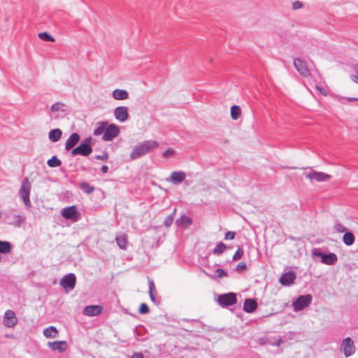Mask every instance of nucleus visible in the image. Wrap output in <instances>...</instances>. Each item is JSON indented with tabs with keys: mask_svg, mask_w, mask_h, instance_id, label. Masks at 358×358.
I'll use <instances>...</instances> for the list:
<instances>
[{
	"mask_svg": "<svg viewBox=\"0 0 358 358\" xmlns=\"http://www.w3.org/2000/svg\"><path fill=\"white\" fill-rule=\"evenodd\" d=\"M159 146V143L156 141L150 140L145 141L136 145L131 155L130 158L131 159H136L150 152L154 149Z\"/></svg>",
	"mask_w": 358,
	"mask_h": 358,
	"instance_id": "f257e3e1",
	"label": "nucleus"
},
{
	"mask_svg": "<svg viewBox=\"0 0 358 358\" xmlns=\"http://www.w3.org/2000/svg\"><path fill=\"white\" fill-rule=\"evenodd\" d=\"M92 138L91 136H88L84 138L81 143L73 148L71 152V156H76L78 155L87 157L92 152Z\"/></svg>",
	"mask_w": 358,
	"mask_h": 358,
	"instance_id": "f03ea898",
	"label": "nucleus"
},
{
	"mask_svg": "<svg viewBox=\"0 0 358 358\" xmlns=\"http://www.w3.org/2000/svg\"><path fill=\"white\" fill-rule=\"evenodd\" d=\"M31 188V185L29 182V178L27 177L24 178L20 186V195L24 206L27 207H30L31 206L29 199Z\"/></svg>",
	"mask_w": 358,
	"mask_h": 358,
	"instance_id": "7ed1b4c3",
	"label": "nucleus"
},
{
	"mask_svg": "<svg viewBox=\"0 0 358 358\" xmlns=\"http://www.w3.org/2000/svg\"><path fill=\"white\" fill-rule=\"evenodd\" d=\"M294 65L297 70V71L303 77L313 76L314 73H317L318 78L320 79V75L317 73V71L315 69L313 72L310 71L306 63L299 58H296L294 60Z\"/></svg>",
	"mask_w": 358,
	"mask_h": 358,
	"instance_id": "20e7f679",
	"label": "nucleus"
},
{
	"mask_svg": "<svg viewBox=\"0 0 358 358\" xmlns=\"http://www.w3.org/2000/svg\"><path fill=\"white\" fill-rule=\"evenodd\" d=\"M313 297L310 294L300 295L292 303V306L295 311H300L308 307Z\"/></svg>",
	"mask_w": 358,
	"mask_h": 358,
	"instance_id": "39448f33",
	"label": "nucleus"
},
{
	"mask_svg": "<svg viewBox=\"0 0 358 358\" xmlns=\"http://www.w3.org/2000/svg\"><path fill=\"white\" fill-rule=\"evenodd\" d=\"M340 350L343 352L345 357H349L354 355L356 351V347L354 341L350 337L343 340L340 346Z\"/></svg>",
	"mask_w": 358,
	"mask_h": 358,
	"instance_id": "423d86ee",
	"label": "nucleus"
},
{
	"mask_svg": "<svg viewBox=\"0 0 358 358\" xmlns=\"http://www.w3.org/2000/svg\"><path fill=\"white\" fill-rule=\"evenodd\" d=\"M236 294L234 292L220 294L217 298V303L222 307H228L236 304Z\"/></svg>",
	"mask_w": 358,
	"mask_h": 358,
	"instance_id": "0eeeda50",
	"label": "nucleus"
},
{
	"mask_svg": "<svg viewBox=\"0 0 358 358\" xmlns=\"http://www.w3.org/2000/svg\"><path fill=\"white\" fill-rule=\"evenodd\" d=\"M120 131V128L117 124H110L106 126L102 139L104 141H111L119 135Z\"/></svg>",
	"mask_w": 358,
	"mask_h": 358,
	"instance_id": "6e6552de",
	"label": "nucleus"
},
{
	"mask_svg": "<svg viewBox=\"0 0 358 358\" xmlns=\"http://www.w3.org/2000/svg\"><path fill=\"white\" fill-rule=\"evenodd\" d=\"M18 322V319L12 310H7L3 315V324L8 328H13Z\"/></svg>",
	"mask_w": 358,
	"mask_h": 358,
	"instance_id": "1a4fd4ad",
	"label": "nucleus"
},
{
	"mask_svg": "<svg viewBox=\"0 0 358 358\" xmlns=\"http://www.w3.org/2000/svg\"><path fill=\"white\" fill-rule=\"evenodd\" d=\"M61 215L64 218L73 221H78L79 218V213L77 212V208L74 205L63 208Z\"/></svg>",
	"mask_w": 358,
	"mask_h": 358,
	"instance_id": "9d476101",
	"label": "nucleus"
},
{
	"mask_svg": "<svg viewBox=\"0 0 358 358\" xmlns=\"http://www.w3.org/2000/svg\"><path fill=\"white\" fill-rule=\"evenodd\" d=\"M76 283V277L74 273H68L65 275L60 281V285L64 289H73Z\"/></svg>",
	"mask_w": 358,
	"mask_h": 358,
	"instance_id": "9b49d317",
	"label": "nucleus"
},
{
	"mask_svg": "<svg viewBox=\"0 0 358 358\" xmlns=\"http://www.w3.org/2000/svg\"><path fill=\"white\" fill-rule=\"evenodd\" d=\"M296 275L295 271L290 270L284 273L279 279L280 283L283 286H290L296 280Z\"/></svg>",
	"mask_w": 358,
	"mask_h": 358,
	"instance_id": "f8f14e48",
	"label": "nucleus"
},
{
	"mask_svg": "<svg viewBox=\"0 0 358 358\" xmlns=\"http://www.w3.org/2000/svg\"><path fill=\"white\" fill-rule=\"evenodd\" d=\"M114 116L120 122H124L129 118L128 108L127 106H117L114 109Z\"/></svg>",
	"mask_w": 358,
	"mask_h": 358,
	"instance_id": "ddd939ff",
	"label": "nucleus"
},
{
	"mask_svg": "<svg viewBox=\"0 0 358 358\" xmlns=\"http://www.w3.org/2000/svg\"><path fill=\"white\" fill-rule=\"evenodd\" d=\"M103 310V306L100 305H90L84 308L83 314L86 316L94 317L100 315Z\"/></svg>",
	"mask_w": 358,
	"mask_h": 358,
	"instance_id": "4468645a",
	"label": "nucleus"
},
{
	"mask_svg": "<svg viewBox=\"0 0 358 358\" xmlns=\"http://www.w3.org/2000/svg\"><path fill=\"white\" fill-rule=\"evenodd\" d=\"M306 177L310 180H315L317 182L326 181L331 178V176L327 173L315 171H311L306 175Z\"/></svg>",
	"mask_w": 358,
	"mask_h": 358,
	"instance_id": "2eb2a0df",
	"label": "nucleus"
},
{
	"mask_svg": "<svg viewBox=\"0 0 358 358\" xmlns=\"http://www.w3.org/2000/svg\"><path fill=\"white\" fill-rule=\"evenodd\" d=\"M80 136L78 133H72L65 143V150H70L79 143Z\"/></svg>",
	"mask_w": 358,
	"mask_h": 358,
	"instance_id": "dca6fc26",
	"label": "nucleus"
},
{
	"mask_svg": "<svg viewBox=\"0 0 358 358\" xmlns=\"http://www.w3.org/2000/svg\"><path fill=\"white\" fill-rule=\"evenodd\" d=\"M48 345L52 350H57L61 353L66 351L67 348V343L65 341H49Z\"/></svg>",
	"mask_w": 358,
	"mask_h": 358,
	"instance_id": "f3484780",
	"label": "nucleus"
},
{
	"mask_svg": "<svg viewBox=\"0 0 358 358\" xmlns=\"http://www.w3.org/2000/svg\"><path fill=\"white\" fill-rule=\"evenodd\" d=\"M258 307V303L255 299H245L243 303V309L245 313H252Z\"/></svg>",
	"mask_w": 358,
	"mask_h": 358,
	"instance_id": "a211bd4d",
	"label": "nucleus"
},
{
	"mask_svg": "<svg viewBox=\"0 0 358 358\" xmlns=\"http://www.w3.org/2000/svg\"><path fill=\"white\" fill-rule=\"evenodd\" d=\"M185 173L184 171H173L171 174L169 181H171L173 184L181 183L185 178Z\"/></svg>",
	"mask_w": 358,
	"mask_h": 358,
	"instance_id": "6ab92c4d",
	"label": "nucleus"
},
{
	"mask_svg": "<svg viewBox=\"0 0 358 358\" xmlns=\"http://www.w3.org/2000/svg\"><path fill=\"white\" fill-rule=\"evenodd\" d=\"M192 224V220L191 217L187 216L186 215H182L176 221V224L178 227H181L183 228H186L190 226Z\"/></svg>",
	"mask_w": 358,
	"mask_h": 358,
	"instance_id": "aec40b11",
	"label": "nucleus"
},
{
	"mask_svg": "<svg viewBox=\"0 0 358 358\" xmlns=\"http://www.w3.org/2000/svg\"><path fill=\"white\" fill-rule=\"evenodd\" d=\"M113 99L115 100H126L129 98V93L125 90L115 89L112 93Z\"/></svg>",
	"mask_w": 358,
	"mask_h": 358,
	"instance_id": "412c9836",
	"label": "nucleus"
},
{
	"mask_svg": "<svg viewBox=\"0 0 358 358\" xmlns=\"http://www.w3.org/2000/svg\"><path fill=\"white\" fill-rule=\"evenodd\" d=\"M108 125V122L105 121H100L96 122V128L93 131V134L95 136H99L101 134H103L106 131V126Z\"/></svg>",
	"mask_w": 358,
	"mask_h": 358,
	"instance_id": "4be33fe9",
	"label": "nucleus"
},
{
	"mask_svg": "<svg viewBox=\"0 0 358 358\" xmlns=\"http://www.w3.org/2000/svg\"><path fill=\"white\" fill-rule=\"evenodd\" d=\"M62 131L60 129H54L50 131L48 138L50 141L57 142L62 137Z\"/></svg>",
	"mask_w": 358,
	"mask_h": 358,
	"instance_id": "5701e85b",
	"label": "nucleus"
},
{
	"mask_svg": "<svg viewBox=\"0 0 358 358\" xmlns=\"http://www.w3.org/2000/svg\"><path fill=\"white\" fill-rule=\"evenodd\" d=\"M43 333L45 338H56L58 336V331L54 326H50L44 329Z\"/></svg>",
	"mask_w": 358,
	"mask_h": 358,
	"instance_id": "b1692460",
	"label": "nucleus"
},
{
	"mask_svg": "<svg viewBox=\"0 0 358 358\" xmlns=\"http://www.w3.org/2000/svg\"><path fill=\"white\" fill-rule=\"evenodd\" d=\"M12 244L6 241H0V254L6 255L11 252Z\"/></svg>",
	"mask_w": 358,
	"mask_h": 358,
	"instance_id": "393cba45",
	"label": "nucleus"
},
{
	"mask_svg": "<svg viewBox=\"0 0 358 358\" xmlns=\"http://www.w3.org/2000/svg\"><path fill=\"white\" fill-rule=\"evenodd\" d=\"M14 220L13 221H8V224L10 225H13L15 227H20L22 222L25 221V217L22 215H14L13 216Z\"/></svg>",
	"mask_w": 358,
	"mask_h": 358,
	"instance_id": "a878e982",
	"label": "nucleus"
},
{
	"mask_svg": "<svg viewBox=\"0 0 358 358\" xmlns=\"http://www.w3.org/2000/svg\"><path fill=\"white\" fill-rule=\"evenodd\" d=\"M355 237L352 233L347 231L344 234L343 241L346 245H352L355 243Z\"/></svg>",
	"mask_w": 358,
	"mask_h": 358,
	"instance_id": "bb28decb",
	"label": "nucleus"
},
{
	"mask_svg": "<svg viewBox=\"0 0 358 358\" xmlns=\"http://www.w3.org/2000/svg\"><path fill=\"white\" fill-rule=\"evenodd\" d=\"M321 262L324 264L331 265L333 264L336 262V254L330 253V254H324L321 259Z\"/></svg>",
	"mask_w": 358,
	"mask_h": 358,
	"instance_id": "cd10ccee",
	"label": "nucleus"
},
{
	"mask_svg": "<svg viewBox=\"0 0 358 358\" xmlns=\"http://www.w3.org/2000/svg\"><path fill=\"white\" fill-rule=\"evenodd\" d=\"M231 117L234 120H236L239 118L241 114V109L240 106L234 105L231 107L230 110Z\"/></svg>",
	"mask_w": 358,
	"mask_h": 358,
	"instance_id": "c85d7f7f",
	"label": "nucleus"
},
{
	"mask_svg": "<svg viewBox=\"0 0 358 358\" xmlns=\"http://www.w3.org/2000/svg\"><path fill=\"white\" fill-rule=\"evenodd\" d=\"M176 212L177 208H175L173 212L164 219V225L166 228H169L172 225Z\"/></svg>",
	"mask_w": 358,
	"mask_h": 358,
	"instance_id": "c756f323",
	"label": "nucleus"
},
{
	"mask_svg": "<svg viewBox=\"0 0 358 358\" xmlns=\"http://www.w3.org/2000/svg\"><path fill=\"white\" fill-rule=\"evenodd\" d=\"M206 275H208L211 278H221L223 277L228 276V273L223 269L218 268L215 271V275H210L205 272Z\"/></svg>",
	"mask_w": 358,
	"mask_h": 358,
	"instance_id": "7c9ffc66",
	"label": "nucleus"
},
{
	"mask_svg": "<svg viewBox=\"0 0 358 358\" xmlns=\"http://www.w3.org/2000/svg\"><path fill=\"white\" fill-rule=\"evenodd\" d=\"M227 245L222 242H220L217 244V245L213 250V253L215 255H220L223 253L225 249H227Z\"/></svg>",
	"mask_w": 358,
	"mask_h": 358,
	"instance_id": "2f4dec72",
	"label": "nucleus"
},
{
	"mask_svg": "<svg viewBox=\"0 0 358 358\" xmlns=\"http://www.w3.org/2000/svg\"><path fill=\"white\" fill-rule=\"evenodd\" d=\"M80 188L86 194H92L94 191V187L90 185L87 182H81L80 183Z\"/></svg>",
	"mask_w": 358,
	"mask_h": 358,
	"instance_id": "473e14b6",
	"label": "nucleus"
},
{
	"mask_svg": "<svg viewBox=\"0 0 358 358\" xmlns=\"http://www.w3.org/2000/svg\"><path fill=\"white\" fill-rule=\"evenodd\" d=\"M47 164L51 168H55L59 166L62 164V162L55 155L48 160Z\"/></svg>",
	"mask_w": 358,
	"mask_h": 358,
	"instance_id": "72a5a7b5",
	"label": "nucleus"
},
{
	"mask_svg": "<svg viewBox=\"0 0 358 358\" xmlns=\"http://www.w3.org/2000/svg\"><path fill=\"white\" fill-rule=\"evenodd\" d=\"M115 240H116V243H117V245L120 247V248L126 249L127 245V239L126 236L122 235L120 236H117V237H116Z\"/></svg>",
	"mask_w": 358,
	"mask_h": 358,
	"instance_id": "f704fd0d",
	"label": "nucleus"
},
{
	"mask_svg": "<svg viewBox=\"0 0 358 358\" xmlns=\"http://www.w3.org/2000/svg\"><path fill=\"white\" fill-rule=\"evenodd\" d=\"M38 37L40 39L47 42H54L55 38L52 35H50L48 32L44 31L38 34Z\"/></svg>",
	"mask_w": 358,
	"mask_h": 358,
	"instance_id": "c9c22d12",
	"label": "nucleus"
},
{
	"mask_svg": "<svg viewBox=\"0 0 358 358\" xmlns=\"http://www.w3.org/2000/svg\"><path fill=\"white\" fill-rule=\"evenodd\" d=\"M65 106V104L62 102H56L54 104H52L50 107V110L52 112H57L59 110H63L64 111V109L62 108Z\"/></svg>",
	"mask_w": 358,
	"mask_h": 358,
	"instance_id": "e433bc0d",
	"label": "nucleus"
},
{
	"mask_svg": "<svg viewBox=\"0 0 358 358\" xmlns=\"http://www.w3.org/2000/svg\"><path fill=\"white\" fill-rule=\"evenodd\" d=\"M243 255V249L241 247H238L236 250V252L233 255L232 260L236 261L239 259H241Z\"/></svg>",
	"mask_w": 358,
	"mask_h": 358,
	"instance_id": "4c0bfd02",
	"label": "nucleus"
},
{
	"mask_svg": "<svg viewBox=\"0 0 358 358\" xmlns=\"http://www.w3.org/2000/svg\"><path fill=\"white\" fill-rule=\"evenodd\" d=\"M94 159L97 160H101V161H107L109 158V155L107 151L104 150L102 152L101 155H96L94 157Z\"/></svg>",
	"mask_w": 358,
	"mask_h": 358,
	"instance_id": "58836bf2",
	"label": "nucleus"
},
{
	"mask_svg": "<svg viewBox=\"0 0 358 358\" xmlns=\"http://www.w3.org/2000/svg\"><path fill=\"white\" fill-rule=\"evenodd\" d=\"M150 312V308L145 303H142L138 308V313L141 315L148 314Z\"/></svg>",
	"mask_w": 358,
	"mask_h": 358,
	"instance_id": "ea45409f",
	"label": "nucleus"
},
{
	"mask_svg": "<svg viewBox=\"0 0 358 358\" xmlns=\"http://www.w3.org/2000/svg\"><path fill=\"white\" fill-rule=\"evenodd\" d=\"M246 263L244 262H241L238 264V265L235 268V271L238 272L243 271L247 270Z\"/></svg>",
	"mask_w": 358,
	"mask_h": 358,
	"instance_id": "a19ab883",
	"label": "nucleus"
},
{
	"mask_svg": "<svg viewBox=\"0 0 358 358\" xmlns=\"http://www.w3.org/2000/svg\"><path fill=\"white\" fill-rule=\"evenodd\" d=\"M355 74L350 76V79L355 83H358V65L354 66Z\"/></svg>",
	"mask_w": 358,
	"mask_h": 358,
	"instance_id": "79ce46f5",
	"label": "nucleus"
},
{
	"mask_svg": "<svg viewBox=\"0 0 358 358\" xmlns=\"http://www.w3.org/2000/svg\"><path fill=\"white\" fill-rule=\"evenodd\" d=\"M312 254L313 255V257H320L321 259H322V257L323 255L325 254L324 252H322L320 249H314L312 251Z\"/></svg>",
	"mask_w": 358,
	"mask_h": 358,
	"instance_id": "37998d69",
	"label": "nucleus"
},
{
	"mask_svg": "<svg viewBox=\"0 0 358 358\" xmlns=\"http://www.w3.org/2000/svg\"><path fill=\"white\" fill-rule=\"evenodd\" d=\"M259 343L261 345H265V344H271V341L267 336H263V337L259 338Z\"/></svg>",
	"mask_w": 358,
	"mask_h": 358,
	"instance_id": "c03bdc74",
	"label": "nucleus"
},
{
	"mask_svg": "<svg viewBox=\"0 0 358 358\" xmlns=\"http://www.w3.org/2000/svg\"><path fill=\"white\" fill-rule=\"evenodd\" d=\"M236 233L234 231H227L224 235L225 240H233L234 239Z\"/></svg>",
	"mask_w": 358,
	"mask_h": 358,
	"instance_id": "a18cd8bd",
	"label": "nucleus"
},
{
	"mask_svg": "<svg viewBox=\"0 0 358 358\" xmlns=\"http://www.w3.org/2000/svg\"><path fill=\"white\" fill-rule=\"evenodd\" d=\"M175 153L174 150L171 148H169L163 152L164 157H169L173 155Z\"/></svg>",
	"mask_w": 358,
	"mask_h": 358,
	"instance_id": "49530a36",
	"label": "nucleus"
},
{
	"mask_svg": "<svg viewBox=\"0 0 358 358\" xmlns=\"http://www.w3.org/2000/svg\"><path fill=\"white\" fill-rule=\"evenodd\" d=\"M303 3L299 1H295L292 3V8L294 10H296L301 8L302 7Z\"/></svg>",
	"mask_w": 358,
	"mask_h": 358,
	"instance_id": "de8ad7c7",
	"label": "nucleus"
},
{
	"mask_svg": "<svg viewBox=\"0 0 358 358\" xmlns=\"http://www.w3.org/2000/svg\"><path fill=\"white\" fill-rule=\"evenodd\" d=\"M149 294L153 293V291L155 289V286L153 280H149Z\"/></svg>",
	"mask_w": 358,
	"mask_h": 358,
	"instance_id": "09e8293b",
	"label": "nucleus"
},
{
	"mask_svg": "<svg viewBox=\"0 0 358 358\" xmlns=\"http://www.w3.org/2000/svg\"><path fill=\"white\" fill-rule=\"evenodd\" d=\"M346 229L342 224H337V231L338 232H345Z\"/></svg>",
	"mask_w": 358,
	"mask_h": 358,
	"instance_id": "8fccbe9b",
	"label": "nucleus"
},
{
	"mask_svg": "<svg viewBox=\"0 0 358 358\" xmlns=\"http://www.w3.org/2000/svg\"><path fill=\"white\" fill-rule=\"evenodd\" d=\"M282 343V338H278V339L275 340V342H271V345L274 346H279Z\"/></svg>",
	"mask_w": 358,
	"mask_h": 358,
	"instance_id": "3c124183",
	"label": "nucleus"
},
{
	"mask_svg": "<svg viewBox=\"0 0 358 358\" xmlns=\"http://www.w3.org/2000/svg\"><path fill=\"white\" fill-rule=\"evenodd\" d=\"M131 358H144V356L141 352H134Z\"/></svg>",
	"mask_w": 358,
	"mask_h": 358,
	"instance_id": "603ef678",
	"label": "nucleus"
},
{
	"mask_svg": "<svg viewBox=\"0 0 358 358\" xmlns=\"http://www.w3.org/2000/svg\"><path fill=\"white\" fill-rule=\"evenodd\" d=\"M101 171L103 173H106L108 171V167L106 165H103L101 168Z\"/></svg>",
	"mask_w": 358,
	"mask_h": 358,
	"instance_id": "864d4df0",
	"label": "nucleus"
},
{
	"mask_svg": "<svg viewBox=\"0 0 358 358\" xmlns=\"http://www.w3.org/2000/svg\"><path fill=\"white\" fill-rule=\"evenodd\" d=\"M316 87H317V89L320 92V93H321L322 94H324V95H325V94H326L325 90H322V87H318L317 85L316 86Z\"/></svg>",
	"mask_w": 358,
	"mask_h": 358,
	"instance_id": "5fc2aeb1",
	"label": "nucleus"
},
{
	"mask_svg": "<svg viewBox=\"0 0 358 358\" xmlns=\"http://www.w3.org/2000/svg\"><path fill=\"white\" fill-rule=\"evenodd\" d=\"M149 295H150V299L154 302L155 301V296H154L153 293L149 294Z\"/></svg>",
	"mask_w": 358,
	"mask_h": 358,
	"instance_id": "6e6d98bb",
	"label": "nucleus"
},
{
	"mask_svg": "<svg viewBox=\"0 0 358 358\" xmlns=\"http://www.w3.org/2000/svg\"><path fill=\"white\" fill-rule=\"evenodd\" d=\"M348 100L349 101H358V99H357V98H348Z\"/></svg>",
	"mask_w": 358,
	"mask_h": 358,
	"instance_id": "4d7b16f0",
	"label": "nucleus"
},
{
	"mask_svg": "<svg viewBox=\"0 0 358 358\" xmlns=\"http://www.w3.org/2000/svg\"><path fill=\"white\" fill-rule=\"evenodd\" d=\"M5 219L6 220H9L10 219V216L6 214Z\"/></svg>",
	"mask_w": 358,
	"mask_h": 358,
	"instance_id": "13d9d810",
	"label": "nucleus"
},
{
	"mask_svg": "<svg viewBox=\"0 0 358 358\" xmlns=\"http://www.w3.org/2000/svg\"><path fill=\"white\" fill-rule=\"evenodd\" d=\"M1 217V213L0 212V218Z\"/></svg>",
	"mask_w": 358,
	"mask_h": 358,
	"instance_id": "bf43d9fd",
	"label": "nucleus"
},
{
	"mask_svg": "<svg viewBox=\"0 0 358 358\" xmlns=\"http://www.w3.org/2000/svg\"><path fill=\"white\" fill-rule=\"evenodd\" d=\"M357 84H358V83H357Z\"/></svg>",
	"mask_w": 358,
	"mask_h": 358,
	"instance_id": "052dcab7",
	"label": "nucleus"
}]
</instances>
